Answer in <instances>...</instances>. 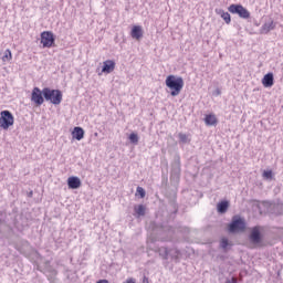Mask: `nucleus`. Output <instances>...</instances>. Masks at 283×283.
Instances as JSON below:
<instances>
[{"label":"nucleus","instance_id":"obj_1","mask_svg":"<svg viewBox=\"0 0 283 283\" xmlns=\"http://www.w3.org/2000/svg\"><path fill=\"white\" fill-rule=\"evenodd\" d=\"M165 83L166 87L170 90V96H178L185 87V80L182 76L168 75Z\"/></svg>","mask_w":283,"mask_h":283},{"label":"nucleus","instance_id":"obj_2","mask_svg":"<svg viewBox=\"0 0 283 283\" xmlns=\"http://www.w3.org/2000/svg\"><path fill=\"white\" fill-rule=\"evenodd\" d=\"M163 185H165V192L164 196L168 200L169 207L172 209V213H178V188L176 186H169L166 181H163Z\"/></svg>","mask_w":283,"mask_h":283},{"label":"nucleus","instance_id":"obj_3","mask_svg":"<svg viewBox=\"0 0 283 283\" xmlns=\"http://www.w3.org/2000/svg\"><path fill=\"white\" fill-rule=\"evenodd\" d=\"M160 233H166L167 237L158 238L157 240H160L161 242H171L174 240V235L176 233H189V228L178 226L176 228L171 226H165L159 228Z\"/></svg>","mask_w":283,"mask_h":283},{"label":"nucleus","instance_id":"obj_4","mask_svg":"<svg viewBox=\"0 0 283 283\" xmlns=\"http://www.w3.org/2000/svg\"><path fill=\"white\" fill-rule=\"evenodd\" d=\"M227 229L228 233L232 235H235V233H244L247 231V220L240 217V214L233 216Z\"/></svg>","mask_w":283,"mask_h":283},{"label":"nucleus","instance_id":"obj_5","mask_svg":"<svg viewBox=\"0 0 283 283\" xmlns=\"http://www.w3.org/2000/svg\"><path fill=\"white\" fill-rule=\"evenodd\" d=\"M43 96L44 101L52 103V105H61L63 102V92L61 90L44 87Z\"/></svg>","mask_w":283,"mask_h":283},{"label":"nucleus","instance_id":"obj_6","mask_svg":"<svg viewBox=\"0 0 283 283\" xmlns=\"http://www.w3.org/2000/svg\"><path fill=\"white\" fill-rule=\"evenodd\" d=\"M231 14H238L240 19H251V12L248 11L241 3H232L228 7Z\"/></svg>","mask_w":283,"mask_h":283},{"label":"nucleus","instance_id":"obj_7","mask_svg":"<svg viewBox=\"0 0 283 283\" xmlns=\"http://www.w3.org/2000/svg\"><path fill=\"white\" fill-rule=\"evenodd\" d=\"M14 125V115L10 111L0 112V128L1 129H10Z\"/></svg>","mask_w":283,"mask_h":283},{"label":"nucleus","instance_id":"obj_8","mask_svg":"<svg viewBox=\"0 0 283 283\" xmlns=\"http://www.w3.org/2000/svg\"><path fill=\"white\" fill-rule=\"evenodd\" d=\"M249 240L251 244L258 247V244H262V240H264V235H262V231H260V227L255 226L251 229L249 234Z\"/></svg>","mask_w":283,"mask_h":283},{"label":"nucleus","instance_id":"obj_9","mask_svg":"<svg viewBox=\"0 0 283 283\" xmlns=\"http://www.w3.org/2000/svg\"><path fill=\"white\" fill-rule=\"evenodd\" d=\"M31 102L36 105V107H41L43 103H45V96H43V88H39L38 86L33 87L31 92Z\"/></svg>","mask_w":283,"mask_h":283},{"label":"nucleus","instance_id":"obj_10","mask_svg":"<svg viewBox=\"0 0 283 283\" xmlns=\"http://www.w3.org/2000/svg\"><path fill=\"white\" fill-rule=\"evenodd\" d=\"M40 36L43 48H53L56 38L54 36V33H52V31H44L41 33Z\"/></svg>","mask_w":283,"mask_h":283},{"label":"nucleus","instance_id":"obj_11","mask_svg":"<svg viewBox=\"0 0 283 283\" xmlns=\"http://www.w3.org/2000/svg\"><path fill=\"white\" fill-rule=\"evenodd\" d=\"M180 171V157H177L171 164L170 180H172L174 182H179Z\"/></svg>","mask_w":283,"mask_h":283},{"label":"nucleus","instance_id":"obj_12","mask_svg":"<svg viewBox=\"0 0 283 283\" xmlns=\"http://www.w3.org/2000/svg\"><path fill=\"white\" fill-rule=\"evenodd\" d=\"M116 70V62L113 60H106L103 62L102 72L103 74H112Z\"/></svg>","mask_w":283,"mask_h":283},{"label":"nucleus","instance_id":"obj_13","mask_svg":"<svg viewBox=\"0 0 283 283\" xmlns=\"http://www.w3.org/2000/svg\"><path fill=\"white\" fill-rule=\"evenodd\" d=\"M81 185H83V182L81 181V178L76 176H71L67 178L69 189H81Z\"/></svg>","mask_w":283,"mask_h":283},{"label":"nucleus","instance_id":"obj_14","mask_svg":"<svg viewBox=\"0 0 283 283\" xmlns=\"http://www.w3.org/2000/svg\"><path fill=\"white\" fill-rule=\"evenodd\" d=\"M71 134L75 140H83L85 138V130L81 126H75Z\"/></svg>","mask_w":283,"mask_h":283},{"label":"nucleus","instance_id":"obj_15","mask_svg":"<svg viewBox=\"0 0 283 283\" xmlns=\"http://www.w3.org/2000/svg\"><path fill=\"white\" fill-rule=\"evenodd\" d=\"M262 85H263V87H271L272 85H275V77L272 72H270L263 76Z\"/></svg>","mask_w":283,"mask_h":283},{"label":"nucleus","instance_id":"obj_16","mask_svg":"<svg viewBox=\"0 0 283 283\" xmlns=\"http://www.w3.org/2000/svg\"><path fill=\"white\" fill-rule=\"evenodd\" d=\"M275 25L276 23L273 20L265 22L260 29V34H269L271 30H275Z\"/></svg>","mask_w":283,"mask_h":283},{"label":"nucleus","instance_id":"obj_17","mask_svg":"<svg viewBox=\"0 0 283 283\" xmlns=\"http://www.w3.org/2000/svg\"><path fill=\"white\" fill-rule=\"evenodd\" d=\"M203 120L208 127H213L218 125V117H216V114L213 113L207 114Z\"/></svg>","mask_w":283,"mask_h":283},{"label":"nucleus","instance_id":"obj_18","mask_svg":"<svg viewBox=\"0 0 283 283\" xmlns=\"http://www.w3.org/2000/svg\"><path fill=\"white\" fill-rule=\"evenodd\" d=\"M57 275H59V271H56L54 268L52 266L46 268V277L50 283H55Z\"/></svg>","mask_w":283,"mask_h":283},{"label":"nucleus","instance_id":"obj_19","mask_svg":"<svg viewBox=\"0 0 283 283\" xmlns=\"http://www.w3.org/2000/svg\"><path fill=\"white\" fill-rule=\"evenodd\" d=\"M132 39H136L137 41H140V38L143 36V27L140 25H134L130 31Z\"/></svg>","mask_w":283,"mask_h":283},{"label":"nucleus","instance_id":"obj_20","mask_svg":"<svg viewBox=\"0 0 283 283\" xmlns=\"http://www.w3.org/2000/svg\"><path fill=\"white\" fill-rule=\"evenodd\" d=\"M230 206H231V203L229 202V200H222V201L218 202L217 203L218 213H227V211H229Z\"/></svg>","mask_w":283,"mask_h":283},{"label":"nucleus","instance_id":"obj_21","mask_svg":"<svg viewBox=\"0 0 283 283\" xmlns=\"http://www.w3.org/2000/svg\"><path fill=\"white\" fill-rule=\"evenodd\" d=\"M217 14H220L221 19L226 21L227 25L231 23V14L222 9H216Z\"/></svg>","mask_w":283,"mask_h":283},{"label":"nucleus","instance_id":"obj_22","mask_svg":"<svg viewBox=\"0 0 283 283\" xmlns=\"http://www.w3.org/2000/svg\"><path fill=\"white\" fill-rule=\"evenodd\" d=\"M147 208L145 207V205H138L134 207V211L137 216V218H143V216H145Z\"/></svg>","mask_w":283,"mask_h":283},{"label":"nucleus","instance_id":"obj_23","mask_svg":"<svg viewBox=\"0 0 283 283\" xmlns=\"http://www.w3.org/2000/svg\"><path fill=\"white\" fill-rule=\"evenodd\" d=\"M169 253L170 251L167 248L159 249V255L163 258V260H169Z\"/></svg>","mask_w":283,"mask_h":283},{"label":"nucleus","instance_id":"obj_24","mask_svg":"<svg viewBox=\"0 0 283 283\" xmlns=\"http://www.w3.org/2000/svg\"><path fill=\"white\" fill-rule=\"evenodd\" d=\"M128 140L132 143V145H138V140H139L138 134L130 133L128 136Z\"/></svg>","mask_w":283,"mask_h":283},{"label":"nucleus","instance_id":"obj_25","mask_svg":"<svg viewBox=\"0 0 283 283\" xmlns=\"http://www.w3.org/2000/svg\"><path fill=\"white\" fill-rule=\"evenodd\" d=\"M2 61L6 63L8 61H12V51H10V49H7L4 51V54L2 56Z\"/></svg>","mask_w":283,"mask_h":283},{"label":"nucleus","instance_id":"obj_26","mask_svg":"<svg viewBox=\"0 0 283 283\" xmlns=\"http://www.w3.org/2000/svg\"><path fill=\"white\" fill-rule=\"evenodd\" d=\"M178 138H179V142H180L182 145H187V143H190L189 137L187 136V134L179 133V134H178Z\"/></svg>","mask_w":283,"mask_h":283},{"label":"nucleus","instance_id":"obj_27","mask_svg":"<svg viewBox=\"0 0 283 283\" xmlns=\"http://www.w3.org/2000/svg\"><path fill=\"white\" fill-rule=\"evenodd\" d=\"M262 176L264 180H273V170H264Z\"/></svg>","mask_w":283,"mask_h":283},{"label":"nucleus","instance_id":"obj_28","mask_svg":"<svg viewBox=\"0 0 283 283\" xmlns=\"http://www.w3.org/2000/svg\"><path fill=\"white\" fill-rule=\"evenodd\" d=\"M282 205L281 203H274L273 205V213H276L277 216H282Z\"/></svg>","mask_w":283,"mask_h":283},{"label":"nucleus","instance_id":"obj_29","mask_svg":"<svg viewBox=\"0 0 283 283\" xmlns=\"http://www.w3.org/2000/svg\"><path fill=\"white\" fill-rule=\"evenodd\" d=\"M169 251H170V253L168 256H170L171 260H178V255H179L180 251L179 250H169Z\"/></svg>","mask_w":283,"mask_h":283},{"label":"nucleus","instance_id":"obj_30","mask_svg":"<svg viewBox=\"0 0 283 283\" xmlns=\"http://www.w3.org/2000/svg\"><path fill=\"white\" fill-rule=\"evenodd\" d=\"M220 247H221V249H227L229 247V239L222 238L220 240Z\"/></svg>","mask_w":283,"mask_h":283},{"label":"nucleus","instance_id":"obj_31","mask_svg":"<svg viewBox=\"0 0 283 283\" xmlns=\"http://www.w3.org/2000/svg\"><path fill=\"white\" fill-rule=\"evenodd\" d=\"M137 193L139 195V198H145V196H146V191L144 190V188L143 187H137Z\"/></svg>","mask_w":283,"mask_h":283},{"label":"nucleus","instance_id":"obj_32","mask_svg":"<svg viewBox=\"0 0 283 283\" xmlns=\"http://www.w3.org/2000/svg\"><path fill=\"white\" fill-rule=\"evenodd\" d=\"M96 283H109L106 279L98 280Z\"/></svg>","mask_w":283,"mask_h":283},{"label":"nucleus","instance_id":"obj_33","mask_svg":"<svg viewBox=\"0 0 283 283\" xmlns=\"http://www.w3.org/2000/svg\"><path fill=\"white\" fill-rule=\"evenodd\" d=\"M143 283H149V277H147L146 275H144Z\"/></svg>","mask_w":283,"mask_h":283},{"label":"nucleus","instance_id":"obj_34","mask_svg":"<svg viewBox=\"0 0 283 283\" xmlns=\"http://www.w3.org/2000/svg\"><path fill=\"white\" fill-rule=\"evenodd\" d=\"M226 283H238V281H234V280H227Z\"/></svg>","mask_w":283,"mask_h":283},{"label":"nucleus","instance_id":"obj_35","mask_svg":"<svg viewBox=\"0 0 283 283\" xmlns=\"http://www.w3.org/2000/svg\"><path fill=\"white\" fill-rule=\"evenodd\" d=\"M70 273V269L69 268H64V274Z\"/></svg>","mask_w":283,"mask_h":283},{"label":"nucleus","instance_id":"obj_36","mask_svg":"<svg viewBox=\"0 0 283 283\" xmlns=\"http://www.w3.org/2000/svg\"><path fill=\"white\" fill-rule=\"evenodd\" d=\"M66 275V280H70V273L65 274Z\"/></svg>","mask_w":283,"mask_h":283},{"label":"nucleus","instance_id":"obj_37","mask_svg":"<svg viewBox=\"0 0 283 283\" xmlns=\"http://www.w3.org/2000/svg\"><path fill=\"white\" fill-rule=\"evenodd\" d=\"M31 196H32V191L29 193V197L31 198Z\"/></svg>","mask_w":283,"mask_h":283},{"label":"nucleus","instance_id":"obj_38","mask_svg":"<svg viewBox=\"0 0 283 283\" xmlns=\"http://www.w3.org/2000/svg\"><path fill=\"white\" fill-rule=\"evenodd\" d=\"M1 222H3V220L0 219V224H1Z\"/></svg>","mask_w":283,"mask_h":283}]
</instances>
